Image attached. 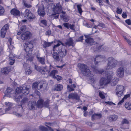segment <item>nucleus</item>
Segmentation results:
<instances>
[{"mask_svg": "<svg viewBox=\"0 0 131 131\" xmlns=\"http://www.w3.org/2000/svg\"><path fill=\"white\" fill-rule=\"evenodd\" d=\"M26 26L25 25H22L20 28V31L21 32L25 30L26 28Z\"/></svg>", "mask_w": 131, "mask_h": 131, "instance_id": "nucleus-52", "label": "nucleus"}, {"mask_svg": "<svg viewBox=\"0 0 131 131\" xmlns=\"http://www.w3.org/2000/svg\"><path fill=\"white\" fill-rule=\"evenodd\" d=\"M58 51L59 56L62 57L65 56L67 52V51L64 47L59 48Z\"/></svg>", "mask_w": 131, "mask_h": 131, "instance_id": "nucleus-10", "label": "nucleus"}, {"mask_svg": "<svg viewBox=\"0 0 131 131\" xmlns=\"http://www.w3.org/2000/svg\"><path fill=\"white\" fill-rule=\"evenodd\" d=\"M111 79L110 80L109 83L112 86H115L118 83V82L119 80L118 78H115L111 80Z\"/></svg>", "mask_w": 131, "mask_h": 131, "instance_id": "nucleus-19", "label": "nucleus"}, {"mask_svg": "<svg viewBox=\"0 0 131 131\" xmlns=\"http://www.w3.org/2000/svg\"><path fill=\"white\" fill-rule=\"evenodd\" d=\"M31 36L30 32L27 31L22 33L21 36V38L22 40H26L29 39Z\"/></svg>", "mask_w": 131, "mask_h": 131, "instance_id": "nucleus-9", "label": "nucleus"}, {"mask_svg": "<svg viewBox=\"0 0 131 131\" xmlns=\"http://www.w3.org/2000/svg\"><path fill=\"white\" fill-rule=\"evenodd\" d=\"M8 47L9 49L10 50H12L14 48V46L11 44L8 46Z\"/></svg>", "mask_w": 131, "mask_h": 131, "instance_id": "nucleus-60", "label": "nucleus"}, {"mask_svg": "<svg viewBox=\"0 0 131 131\" xmlns=\"http://www.w3.org/2000/svg\"><path fill=\"white\" fill-rule=\"evenodd\" d=\"M52 56L54 60H59V55L56 52H53L52 54Z\"/></svg>", "mask_w": 131, "mask_h": 131, "instance_id": "nucleus-32", "label": "nucleus"}, {"mask_svg": "<svg viewBox=\"0 0 131 131\" xmlns=\"http://www.w3.org/2000/svg\"><path fill=\"white\" fill-rule=\"evenodd\" d=\"M122 17L124 18H125L127 17V15L125 13L123 12L122 15Z\"/></svg>", "mask_w": 131, "mask_h": 131, "instance_id": "nucleus-61", "label": "nucleus"}, {"mask_svg": "<svg viewBox=\"0 0 131 131\" xmlns=\"http://www.w3.org/2000/svg\"><path fill=\"white\" fill-rule=\"evenodd\" d=\"M58 73V71L57 70H52L50 72L49 76L52 77L53 78H54L55 75L57 74Z\"/></svg>", "mask_w": 131, "mask_h": 131, "instance_id": "nucleus-31", "label": "nucleus"}, {"mask_svg": "<svg viewBox=\"0 0 131 131\" xmlns=\"http://www.w3.org/2000/svg\"><path fill=\"white\" fill-rule=\"evenodd\" d=\"M14 59V56L12 54H10L9 56V59Z\"/></svg>", "mask_w": 131, "mask_h": 131, "instance_id": "nucleus-63", "label": "nucleus"}, {"mask_svg": "<svg viewBox=\"0 0 131 131\" xmlns=\"http://www.w3.org/2000/svg\"><path fill=\"white\" fill-rule=\"evenodd\" d=\"M30 90V86L29 85H25L23 87L17 88L15 92L16 95L14 97L15 100L17 102H19L20 99L23 97V94L27 95L29 93Z\"/></svg>", "mask_w": 131, "mask_h": 131, "instance_id": "nucleus-1", "label": "nucleus"}, {"mask_svg": "<svg viewBox=\"0 0 131 131\" xmlns=\"http://www.w3.org/2000/svg\"><path fill=\"white\" fill-rule=\"evenodd\" d=\"M129 123V121L126 118L123 119L121 122L122 124H128Z\"/></svg>", "mask_w": 131, "mask_h": 131, "instance_id": "nucleus-42", "label": "nucleus"}, {"mask_svg": "<svg viewBox=\"0 0 131 131\" xmlns=\"http://www.w3.org/2000/svg\"><path fill=\"white\" fill-rule=\"evenodd\" d=\"M105 60V57L104 56L99 55L96 56L95 58L94 59L95 63L97 64L99 62L104 61Z\"/></svg>", "mask_w": 131, "mask_h": 131, "instance_id": "nucleus-8", "label": "nucleus"}, {"mask_svg": "<svg viewBox=\"0 0 131 131\" xmlns=\"http://www.w3.org/2000/svg\"><path fill=\"white\" fill-rule=\"evenodd\" d=\"M48 86V84L46 82L41 81L39 83V88H38V89L39 90L42 89L43 90H45L47 89Z\"/></svg>", "mask_w": 131, "mask_h": 131, "instance_id": "nucleus-13", "label": "nucleus"}, {"mask_svg": "<svg viewBox=\"0 0 131 131\" xmlns=\"http://www.w3.org/2000/svg\"><path fill=\"white\" fill-rule=\"evenodd\" d=\"M9 26L7 24H5L3 26L1 31L0 36L2 38H4L6 32L9 29Z\"/></svg>", "mask_w": 131, "mask_h": 131, "instance_id": "nucleus-7", "label": "nucleus"}, {"mask_svg": "<svg viewBox=\"0 0 131 131\" xmlns=\"http://www.w3.org/2000/svg\"><path fill=\"white\" fill-rule=\"evenodd\" d=\"M36 106L38 108H42L43 107V100L42 99H40L37 102Z\"/></svg>", "mask_w": 131, "mask_h": 131, "instance_id": "nucleus-24", "label": "nucleus"}, {"mask_svg": "<svg viewBox=\"0 0 131 131\" xmlns=\"http://www.w3.org/2000/svg\"><path fill=\"white\" fill-rule=\"evenodd\" d=\"M4 9L3 7L0 5V15H2L4 13Z\"/></svg>", "mask_w": 131, "mask_h": 131, "instance_id": "nucleus-44", "label": "nucleus"}, {"mask_svg": "<svg viewBox=\"0 0 131 131\" xmlns=\"http://www.w3.org/2000/svg\"><path fill=\"white\" fill-rule=\"evenodd\" d=\"M36 106V102L34 101L29 102L28 105V108L30 110H34Z\"/></svg>", "mask_w": 131, "mask_h": 131, "instance_id": "nucleus-20", "label": "nucleus"}, {"mask_svg": "<svg viewBox=\"0 0 131 131\" xmlns=\"http://www.w3.org/2000/svg\"><path fill=\"white\" fill-rule=\"evenodd\" d=\"M65 13H63V14L60 15V17L61 19L65 22L68 21L69 20V17L68 16L65 15Z\"/></svg>", "mask_w": 131, "mask_h": 131, "instance_id": "nucleus-29", "label": "nucleus"}, {"mask_svg": "<svg viewBox=\"0 0 131 131\" xmlns=\"http://www.w3.org/2000/svg\"><path fill=\"white\" fill-rule=\"evenodd\" d=\"M80 68H81L82 72L84 75L90 77L93 76L91 71L86 65L84 64H80Z\"/></svg>", "mask_w": 131, "mask_h": 131, "instance_id": "nucleus-4", "label": "nucleus"}, {"mask_svg": "<svg viewBox=\"0 0 131 131\" xmlns=\"http://www.w3.org/2000/svg\"><path fill=\"white\" fill-rule=\"evenodd\" d=\"M35 69L38 71L40 72L42 74H44L47 71V67L45 66V67H41L35 65Z\"/></svg>", "mask_w": 131, "mask_h": 131, "instance_id": "nucleus-12", "label": "nucleus"}, {"mask_svg": "<svg viewBox=\"0 0 131 131\" xmlns=\"http://www.w3.org/2000/svg\"><path fill=\"white\" fill-rule=\"evenodd\" d=\"M38 12V15L41 17H43L45 15V13L42 5L39 8Z\"/></svg>", "mask_w": 131, "mask_h": 131, "instance_id": "nucleus-16", "label": "nucleus"}, {"mask_svg": "<svg viewBox=\"0 0 131 131\" xmlns=\"http://www.w3.org/2000/svg\"><path fill=\"white\" fill-rule=\"evenodd\" d=\"M83 40V36H82L79 37L78 41H82Z\"/></svg>", "mask_w": 131, "mask_h": 131, "instance_id": "nucleus-62", "label": "nucleus"}, {"mask_svg": "<svg viewBox=\"0 0 131 131\" xmlns=\"http://www.w3.org/2000/svg\"><path fill=\"white\" fill-rule=\"evenodd\" d=\"M23 67L25 69V74L29 75L30 74L32 71L29 67V66L27 64L25 63L23 64Z\"/></svg>", "mask_w": 131, "mask_h": 131, "instance_id": "nucleus-14", "label": "nucleus"}, {"mask_svg": "<svg viewBox=\"0 0 131 131\" xmlns=\"http://www.w3.org/2000/svg\"><path fill=\"white\" fill-rule=\"evenodd\" d=\"M28 101V99L26 97H25L22 100L21 103L22 104H24L27 102Z\"/></svg>", "mask_w": 131, "mask_h": 131, "instance_id": "nucleus-48", "label": "nucleus"}, {"mask_svg": "<svg viewBox=\"0 0 131 131\" xmlns=\"http://www.w3.org/2000/svg\"><path fill=\"white\" fill-rule=\"evenodd\" d=\"M24 4L25 6L27 7H31V5L27 3L26 2H24Z\"/></svg>", "mask_w": 131, "mask_h": 131, "instance_id": "nucleus-54", "label": "nucleus"}, {"mask_svg": "<svg viewBox=\"0 0 131 131\" xmlns=\"http://www.w3.org/2000/svg\"><path fill=\"white\" fill-rule=\"evenodd\" d=\"M75 26V25L74 24H70L69 26V28H70L71 29L73 30H75V29L74 28V27Z\"/></svg>", "mask_w": 131, "mask_h": 131, "instance_id": "nucleus-55", "label": "nucleus"}, {"mask_svg": "<svg viewBox=\"0 0 131 131\" xmlns=\"http://www.w3.org/2000/svg\"><path fill=\"white\" fill-rule=\"evenodd\" d=\"M57 42H58L57 44L56 45H54V47H53V51H55V48L57 47H58L60 46L61 45V44L63 46H64V45L63 44V43H62L61 41L59 40H58L57 41Z\"/></svg>", "mask_w": 131, "mask_h": 131, "instance_id": "nucleus-36", "label": "nucleus"}, {"mask_svg": "<svg viewBox=\"0 0 131 131\" xmlns=\"http://www.w3.org/2000/svg\"><path fill=\"white\" fill-rule=\"evenodd\" d=\"M102 117V115L101 114L95 113L92 116V120H94L96 118L99 119Z\"/></svg>", "mask_w": 131, "mask_h": 131, "instance_id": "nucleus-27", "label": "nucleus"}, {"mask_svg": "<svg viewBox=\"0 0 131 131\" xmlns=\"http://www.w3.org/2000/svg\"><path fill=\"white\" fill-rule=\"evenodd\" d=\"M5 104L9 107H11L13 105V103L9 102H6Z\"/></svg>", "mask_w": 131, "mask_h": 131, "instance_id": "nucleus-53", "label": "nucleus"}, {"mask_svg": "<svg viewBox=\"0 0 131 131\" xmlns=\"http://www.w3.org/2000/svg\"><path fill=\"white\" fill-rule=\"evenodd\" d=\"M125 89L124 87L122 85H117L115 91H124Z\"/></svg>", "mask_w": 131, "mask_h": 131, "instance_id": "nucleus-25", "label": "nucleus"}, {"mask_svg": "<svg viewBox=\"0 0 131 131\" xmlns=\"http://www.w3.org/2000/svg\"><path fill=\"white\" fill-rule=\"evenodd\" d=\"M15 109L14 108H12L10 107H8L7 108H6L5 109V111L6 112L8 111L9 110H10L12 112L11 113L15 115L16 116L19 117H20L22 116L21 114H19L17 113L16 112L14 111V110Z\"/></svg>", "mask_w": 131, "mask_h": 131, "instance_id": "nucleus-15", "label": "nucleus"}, {"mask_svg": "<svg viewBox=\"0 0 131 131\" xmlns=\"http://www.w3.org/2000/svg\"><path fill=\"white\" fill-rule=\"evenodd\" d=\"M24 49L27 52H29L30 53L31 52L32 50L27 45V43H25L24 45Z\"/></svg>", "mask_w": 131, "mask_h": 131, "instance_id": "nucleus-30", "label": "nucleus"}, {"mask_svg": "<svg viewBox=\"0 0 131 131\" xmlns=\"http://www.w3.org/2000/svg\"><path fill=\"white\" fill-rule=\"evenodd\" d=\"M106 70V68H105L104 69L105 72L102 69V70H98L97 69H95L94 70V71H95V72H96L97 73H100V74L102 73L103 72H105V73H106V74H107H107H108L109 75L110 74H111V72H110L111 71H109L110 72L109 73H108L106 72H107V71H106V70ZM111 71L112 72V71Z\"/></svg>", "mask_w": 131, "mask_h": 131, "instance_id": "nucleus-23", "label": "nucleus"}, {"mask_svg": "<svg viewBox=\"0 0 131 131\" xmlns=\"http://www.w3.org/2000/svg\"><path fill=\"white\" fill-rule=\"evenodd\" d=\"M49 100L48 99H47L43 103V107H48L49 106Z\"/></svg>", "mask_w": 131, "mask_h": 131, "instance_id": "nucleus-43", "label": "nucleus"}, {"mask_svg": "<svg viewBox=\"0 0 131 131\" xmlns=\"http://www.w3.org/2000/svg\"><path fill=\"white\" fill-rule=\"evenodd\" d=\"M1 71L2 73H3L4 74L6 75L7 74L8 72V68L6 67L2 68Z\"/></svg>", "mask_w": 131, "mask_h": 131, "instance_id": "nucleus-37", "label": "nucleus"}, {"mask_svg": "<svg viewBox=\"0 0 131 131\" xmlns=\"http://www.w3.org/2000/svg\"><path fill=\"white\" fill-rule=\"evenodd\" d=\"M117 75L120 78H122L124 75V69L122 67H120L116 71Z\"/></svg>", "mask_w": 131, "mask_h": 131, "instance_id": "nucleus-11", "label": "nucleus"}, {"mask_svg": "<svg viewBox=\"0 0 131 131\" xmlns=\"http://www.w3.org/2000/svg\"><path fill=\"white\" fill-rule=\"evenodd\" d=\"M11 14L14 16L19 15L20 12L19 11L15 9H13L11 10Z\"/></svg>", "mask_w": 131, "mask_h": 131, "instance_id": "nucleus-26", "label": "nucleus"}, {"mask_svg": "<svg viewBox=\"0 0 131 131\" xmlns=\"http://www.w3.org/2000/svg\"><path fill=\"white\" fill-rule=\"evenodd\" d=\"M63 25L64 27H66L67 29H68L69 28V26L70 25L68 23H65L63 24Z\"/></svg>", "mask_w": 131, "mask_h": 131, "instance_id": "nucleus-57", "label": "nucleus"}, {"mask_svg": "<svg viewBox=\"0 0 131 131\" xmlns=\"http://www.w3.org/2000/svg\"><path fill=\"white\" fill-rule=\"evenodd\" d=\"M117 63V60L112 57L108 59V63L106 67V70L111 69L116 67Z\"/></svg>", "mask_w": 131, "mask_h": 131, "instance_id": "nucleus-3", "label": "nucleus"}, {"mask_svg": "<svg viewBox=\"0 0 131 131\" xmlns=\"http://www.w3.org/2000/svg\"><path fill=\"white\" fill-rule=\"evenodd\" d=\"M73 40L72 38H70L67 40V42L65 43L64 46L69 47L71 46H73Z\"/></svg>", "mask_w": 131, "mask_h": 131, "instance_id": "nucleus-21", "label": "nucleus"}, {"mask_svg": "<svg viewBox=\"0 0 131 131\" xmlns=\"http://www.w3.org/2000/svg\"><path fill=\"white\" fill-rule=\"evenodd\" d=\"M130 95L129 94H126L124 95V97L122 99H123V100L124 101L125 100H126L127 99V98L129 97L130 96Z\"/></svg>", "mask_w": 131, "mask_h": 131, "instance_id": "nucleus-56", "label": "nucleus"}, {"mask_svg": "<svg viewBox=\"0 0 131 131\" xmlns=\"http://www.w3.org/2000/svg\"><path fill=\"white\" fill-rule=\"evenodd\" d=\"M125 106L128 110H131V103L126 102L125 105Z\"/></svg>", "mask_w": 131, "mask_h": 131, "instance_id": "nucleus-38", "label": "nucleus"}, {"mask_svg": "<svg viewBox=\"0 0 131 131\" xmlns=\"http://www.w3.org/2000/svg\"><path fill=\"white\" fill-rule=\"evenodd\" d=\"M111 74L109 75L107 74V76L106 78H102L100 80V84L101 86L103 85H106L109 83L110 80L111 79L113 75V72L110 71Z\"/></svg>", "mask_w": 131, "mask_h": 131, "instance_id": "nucleus-5", "label": "nucleus"}, {"mask_svg": "<svg viewBox=\"0 0 131 131\" xmlns=\"http://www.w3.org/2000/svg\"><path fill=\"white\" fill-rule=\"evenodd\" d=\"M99 95L100 97L103 99H104L105 96L106 95V94L103 92L100 91L99 93Z\"/></svg>", "mask_w": 131, "mask_h": 131, "instance_id": "nucleus-41", "label": "nucleus"}, {"mask_svg": "<svg viewBox=\"0 0 131 131\" xmlns=\"http://www.w3.org/2000/svg\"><path fill=\"white\" fill-rule=\"evenodd\" d=\"M27 45L31 50L33 48V45L32 43L29 42L28 43H27Z\"/></svg>", "mask_w": 131, "mask_h": 131, "instance_id": "nucleus-49", "label": "nucleus"}, {"mask_svg": "<svg viewBox=\"0 0 131 131\" xmlns=\"http://www.w3.org/2000/svg\"><path fill=\"white\" fill-rule=\"evenodd\" d=\"M9 64L10 65H13L15 62V60L14 59H9Z\"/></svg>", "mask_w": 131, "mask_h": 131, "instance_id": "nucleus-50", "label": "nucleus"}, {"mask_svg": "<svg viewBox=\"0 0 131 131\" xmlns=\"http://www.w3.org/2000/svg\"><path fill=\"white\" fill-rule=\"evenodd\" d=\"M35 93L36 94L38 95V96H39L40 94V92L38 91L37 90H35Z\"/></svg>", "mask_w": 131, "mask_h": 131, "instance_id": "nucleus-64", "label": "nucleus"}, {"mask_svg": "<svg viewBox=\"0 0 131 131\" xmlns=\"http://www.w3.org/2000/svg\"><path fill=\"white\" fill-rule=\"evenodd\" d=\"M43 47L45 48H46L47 47L50 46L52 43V42H48L45 41H43Z\"/></svg>", "mask_w": 131, "mask_h": 131, "instance_id": "nucleus-33", "label": "nucleus"}, {"mask_svg": "<svg viewBox=\"0 0 131 131\" xmlns=\"http://www.w3.org/2000/svg\"><path fill=\"white\" fill-rule=\"evenodd\" d=\"M55 78L57 80L59 81L62 79V78L59 75H57L55 77Z\"/></svg>", "mask_w": 131, "mask_h": 131, "instance_id": "nucleus-51", "label": "nucleus"}, {"mask_svg": "<svg viewBox=\"0 0 131 131\" xmlns=\"http://www.w3.org/2000/svg\"><path fill=\"white\" fill-rule=\"evenodd\" d=\"M68 98L69 99L78 100L79 99V97L77 93H70L69 95Z\"/></svg>", "mask_w": 131, "mask_h": 131, "instance_id": "nucleus-17", "label": "nucleus"}, {"mask_svg": "<svg viewBox=\"0 0 131 131\" xmlns=\"http://www.w3.org/2000/svg\"><path fill=\"white\" fill-rule=\"evenodd\" d=\"M63 88V86L61 84H57L56 85L54 90L58 91L61 90Z\"/></svg>", "mask_w": 131, "mask_h": 131, "instance_id": "nucleus-28", "label": "nucleus"}, {"mask_svg": "<svg viewBox=\"0 0 131 131\" xmlns=\"http://www.w3.org/2000/svg\"><path fill=\"white\" fill-rule=\"evenodd\" d=\"M85 41L86 43L91 45L93 42V40L92 38H89L86 39Z\"/></svg>", "mask_w": 131, "mask_h": 131, "instance_id": "nucleus-34", "label": "nucleus"}, {"mask_svg": "<svg viewBox=\"0 0 131 131\" xmlns=\"http://www.w3.org/2000/svg\"><path fill=\"white\" fill-rule=\"evenodd\" d=\"M116 95L118 97H120L124 95V92L122 91H115Z\"/></svg>", "mask_w": 131, "mask_h": 131, "instance_id": "nucleus-35", "label": "nucleus"}, {"mask_svg": "<svg viewBox=\"0 0 131 131\" xmlns=\"http://www.w3.org/2000/svg\"><path fill=\"white\" fill-rule=\"evenodd\" d=\"M82 5L81 4H80L77 5V7L78 10L80 14H81L82 12V11L81 8Z\"/></svg>", "mask_w": 131, "mask_h": 131, "instance_id": "nucleus-40", "label": "nucleus"}, {"mask_svg": "<svg viewBox=\"0 0 131 131\" xmlns=\"http://www.w3.org/2000/svg\"><path fill=\"white\" fill-rule=\"evenodd\" d=\"M24 15L25 18L29 21H32L35 18V15L32 14L29 9H28L25 10Z\"/></svg>", "mask_w": 131, "mask_h": 131, "instance_id": "nucleus-6", "label": "nucleus"}, {"mask_svg": "<svg viewBox=\"0 0 131 131\" xmlns=\"http://www.w3.org/2000/svg\"><path fill=\"white\" fill-rule=\"evenodd\" d=\"M39 128L41 131H47L48 130V129L47 128L43 126H40Z\"/></svg>", "mask_w": 131, "mask_h": 131, "instance_id": "nucleus-45", "label": "nucleus"}, {"mask_svg": "<svg viewBox=\"0 0 131 131\" xmlns=\"http://www.w3.org/2000/svg\"><path fill=\"white\" fill-rule=\"evenodd\" d=\"M122 9L121 8L117 7L116 8V12L118 14H121L122 12Z\"/></svg>", "mask_w": 131, "mask_h": 131, "instance_id": "nucleus-47", "label": "nucleus"}, {"mask_svg": "<svg viewBox=\"0 0 131 131\" xmlns=\"http://www.w3.org/2000/svg\"><path fill=\"white\" fill-rule=\"evenodd\" d=\"M126 22L129 25H131V22L130 20L129 19H127L125 20Z\"/></svg>", "mask_w": 131, "mask_h": 131, "instance_id": "nucleus-59", "label": "nucleus"}, {"mask_svg": "<svg viewBox=\"0 0 131 131\" xmlns=\"http://www.w3.org/2000/svg\"><path fill=\"white\" fill-rule=\"evenodd\" d=\"M60 4V2L57 3L53 8V11L54 13L52 14L53 19L58 18L59 16L58 14L61 13L64 14L65 13V12L62 10V7Z\"/></svg>", "mask_w": 131, "mask_h": 131, "instance_id": "nucleus-2", "label": "nucleus"}, {"mask_svg": "<svg viewBox=\"0 0 131 131\" xmlns=\"http://www.w3.org/2000/svg\"><path fill=\"white\" fill-rule=\"evenodd\" d=\"M41 23L45 25L46 26L47 25V21L45 20H43L41 21Z\"/></svg>", "mask_w": 131, "mask_h": 131, "instance_id": "nucleus-58", "label": "nucleus"}, {"mask_svg": "<svg viewBox=\"0 0 131 131\" xmlns=\"http://www.w3.org/2000/svg\"><path fill=\"white\" fill-rule=\"evenodd\" d=\"M36 58L37 61L42 65L45 64V57H41L38 55H37Z\"/></svg>", "mask_w": 131, "mask_h": 131, "instance_id": "nucleus-18", "label": "nucleus"}, {"mask_svg": "<svg viewBox=\"0 0 131 131\" xmlns=\"http://www.w3.org/2000/svg\"><path fill=\"white\" fill-rule=\"evenodd\" d=\"M118 116L116 115H110L108 117L109 120L110 121H115L118 118Z\"/></svg>", "mask_w": 131, "mask_h": 131, "instance_id": "nucleus-22", "label": "nucleus"}, {"mask_svg": "<svg viewBox=\"0 0 131 131\" xmlns=\"http://www.w3.org/2000/svg\"><path fill=\"white\" fill-rule=\"evenodd\" d=\"M13 91L12 89L10 88H7L6 91V92L8 94H9Z\"/></svg>", "mask_w": 131, "mask_h": 131, "instance_id": "nucleus-46", "label": "nucleus"}, {"mask_svg": "<svg viewBox=\"0 0 131 131\" xmlns=\"http://www.w3.org/2000/svg\"><path fill=\"white\" fill-rule=\"evenodd\" d=\"M39 83H38L37 82H35L34 83L32 84V87L33 89H38L39 88Z\"/></svg>", "mask_w": 131, "mask_h": 131, "instance_id": "nucleus-39", "label": "nucleus"}]
</instances>
